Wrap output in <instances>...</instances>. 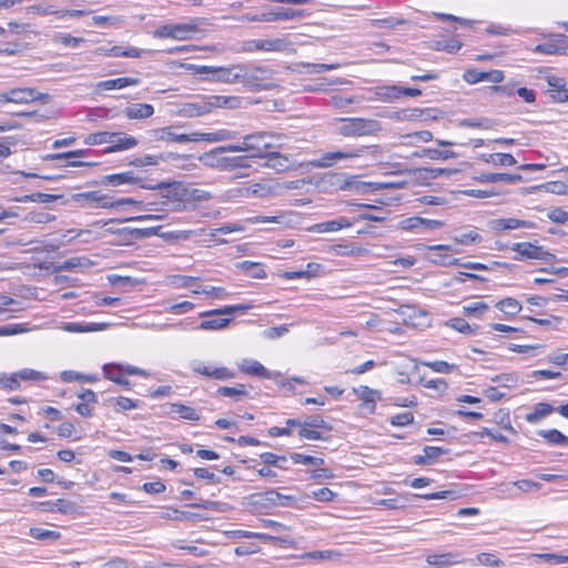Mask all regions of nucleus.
Instances as JSON below:
<instances>
[{
	"instance_id": "nucleus-51",
	"label": "nucleus",
	"mask_w": 568,
	"mask_h": 568,
	"mask_svg": "<svg viewBox=\"0 0 568 568\" xmlns=\"http://www.w3.org/2000/svg\"><path fill=\"white\" fill-rule=\"evenodd\" d=\"M489 308L488 304L484 302H474L463 307V312L466 316L481 317L483 314Z\"/></svg>"
},
{
	"instance_id": "nucleus-25",
	"label": "nucleus",
	"mask_w": 568,
	"mask_h": 568,
	"mask_svg": "<svg viewBox=\"0 0 568 568\" xmlns=\"http://www.w3.org/2000/svg\"><path fill=\"white\" fill-rule=\"evenodd\" d=\"M475 179L480 183L505 182L508 184H515L523 181V176L520 174L509 173H481Z\"/></svg>"
},
{
	"instance_id": "nucleus-33",
	"label": "nucleus",
	"mask_w": 568,
	"mask_h": 568,
	"mask_svg": "<svg viewBox=\"0 0 568 568\" xmlns=\"http://www.w3.org/2000/svg\"><path fill=\"white\" fill-rule=\"evenodd\" d=\"M481 160L495 166H513L517 163L510 153L481 154Z\"/></svg>"
},
{
	"instance_id": "nucleus-29",
	"label": "nucleus",
	"mask_w": 568,
	"mask_h": 568,
	"mask_svg": "<svg viewBox=\"0 0 568 568\" xmlns=\"http://www.w3.org/2000/svg\"><path fill=\"white\" fill-rule=\"evenodd\" d=\"M140 83L139 78L123 77L111 80H104L97 84L98 90H115L123 89L130 85H138Z\"/></svg>"
},
{
	"instance_id": "nucleus-54",
	"label": "nucleus",
	"mask_w": 568,
	"mask_h": 568,
	"mask_svg": "<svg viewBox=\"0 0 568 568\" xmlns=\"http://www.w3.org/2000/svg\"><path fill=\"white\" fill-rule=\"evenodd\" d=\"M516 82H507L505 84L495 83L488 87L490 94H501L505 97H513L515 94Z\"/></svg>"
},
{
	"instance_id": "nucleus-49",
	"label": "nucleus",
	"mask_w": 568,
	"mask_h": 568,
	"mask_svg": "<svg viewBox=\"0 0 568 568\" xmlns=\"http://www.w3.org/2000/svg\"><path fill=\"white\" fill-rule=\"evenodd\" d=\"M412 496L413 497L423 498V499H426V500H432V499H449V500H455L460 495L456 490H442V491H437V493L423 494V495H412Z\"/></svg>"
},
{
	"instance_id": "nucleus-16",
	"label": "nucleus",
	"mask_w": 568,
	"mask_h": 568,
	"mask_svg": "<svg viewBox=\"0 0 568 568\" xmlns=\"http://www.w3.org/2000/svg\"><path fill=\"white\" fill-rule=\"evenodd\" d=\"M104 378L112 381L113 383L124 387L125 389L131 388L130 381L125 377V373L122 369L121 364L109 363L102 366Z\"/></svg>"
},
{
	"instance_id": "nucleus-34",
	"label": "nucleus",
	"mask_w": 568,
	"mask_h": 568,
	"mask_svg": "<svg viewBox=\"0 0 568 568\" xmlns=\"http://www.w3.org/2000/svg\"><path fill=\"white\" fill-rule=\"evenodd\" d=\"M415 156L418 158H428L430 160H448L456 158L457 154L454 151L449 150H438V149H430V148H424L419 151H416L414 153Z\"/></svg>"
},
{
	"instance_id": "nucleus-37",
	"label": "nucleus",
	"mask_w": 568,
	"mask_h": 568,
	"mask_svg": "<svg viewBox=\"0 0 568 568\" xmlns=\"http://www.w3.org/2000/svg\"><path fill=\"white\" fill-rule=\"evenodd\" d=\"M537 435L546 439L550 445L568 446V436L558 429H540L537 432Z\"/></svg>"
},
{
	"instance_id": "nucleus-36",
	"label": "nucleus",
	"mask_w": 568,
	"mask_h": 568,
	"mask_svg": "<svg viewBox=\"0 0 568 568\" xmlns=\"http://www.w3.org/2000/svg\"><path fill=\"white\" fill-rule=\"evenodd\" d=\"M356 393L364 400V404L368 406L369 412L373 413L376 408V402L381 399L379 392L362 385L356 389Z\"/></svg>"
},
{
	"instance_id": "nucleus-4",
	"label": "nucleus",
	"mask_w": 568,
	"mask_h": 568,
	"mask_svg": "<svg viewBox=\"0 0 568 568\" xmlns=\"http://www.w3.org/2000/svg\"><path fill=\"white\" fill-rule=\"evenodd\" d=\"M337 132L343 136L373 135L382 130L381 122L374 119L348 118L339 119Z\"/></svg>"
},
{
	"instance_id": "nucleus-42",
	"label": "nucleus",
	"mask_w": 568,
	"mask_h": 568,
	"mask_svg": "<svg viewBox=\"0 0 568 568\" xmlns=\"http://www.w3.org/2000/svg\"><path fill=\"white\" fill-rule=\"evenodd\" d=\"M496 121L489 118L479 119H463L459 121V126L470 129L490 130L496 125Z\"/></svg>"
},
{
	"instance_id": "nucleus-28",
	"label": "nucleus",
	"mask_w": 568,
	"mask_h": 568,
	"mask_svg": "<svg viewBox=\"0 0 568 568\" xmlns=\"http://www.w3.org/2000/svg\"><path fill=\"white\" fill-rule=\"evenodd\" d=\"M352 225H353V222H351L346 217L342 216L336 220L317 223V224L313 225L311 227V230L315 231L317 233H325V232L339 231L345 227H351Z\"/></svg>"
},
{
	"instance_id": "nucleus-24",
	"label": "nucleus",
	"mask_w": 568,
	"mask_h": 568,
	"mask_svg": "<svg viewBox=\"0 0 568 568\" xmlns=\"http://www.w3.org/2000/svg\"><path fill=\"white\" fill-rule=\"evenodd\" d=\"M242 196L264 199L273 194V187L265 181L250 184L240 189Z\"/></svg>"
},
{
	"instance_id": "nucleus-53",
	"label": "nucleus",
	"mask_w": 568,
	"mask_h": 568,
	"mask_svg": "<svg viewBox=\"0 0 568 568\" xmlns=\"http://www.w3.org/2000/svg\"><path fill=\"white\" fill-rule=\"evenodd\" d=\"M447 326L454 328L455 331L459 332V333H463V334H467V335H471L475 333V328L471 327L464 318L462 317H454V318H450L448 322H447Z\"/></svg>"
},
{
	"instance_id": "nucleus-50",
	"label": "nucleus",
	"mask_w": 568,
	"mask_h": 568,
	"mask_svg": "<svg viewBox=\"0 0 568 568\" xmlns=\"http://www.w3.org/2000/svg\"><path fill=\"white\" fill-rule=\"evenodd\" d=\"M232 318H213L202 321L199 325L200 329L203 331H217L226 327L231 323Z\"/></svg>"
},
{
	"instance_id": "nucleus-44",
	"label": "nucleus",
	"mask_w": 568,
	"mask_h": 568,
	"mask_svg": "<svg viewBox=\"0 0 568 568\" xmlns=\"http://www.w3.org/2000/svg\"><path fill=\"white\" fill-rule=\"evenodd\" d=\"M496 307L507 316H515L521 311L520 303L513 297H506L500 300Z\"/></svg>"
},
{
	"instance_id": "nucleus-11",
	"label": "nucleus",
	"mask_w": 568,
	"mask_h": 568,
	"mask_svg": "<svg viewBox=\"0 0 568 568\" xmlns=\"http://www.w3.org/2000/svg\"><path fill=\"white\" fill-rule=\"evenodd\" d=\"M191 368L195 374L217 381H227L236 376V374L227 367H213L211 365H205L202 362H193Z\"/></svg>"
},
{
	"instance_id": "nucleus-7",
	"label": "nucleus",
	"mask_w": 568,
	"mask_h": 568,
	"mask_svg": "<svg viewBox=\"0 0 568 568\" xmlns=\"http://www.w3.org/2000/svg\"><path fill=\"white\" fill-rule=\"evenodd\" d=\"M145 190H159L161 196L168 202H186L185 185L181 182H160L156 184H141Z\"/></svg>"
},
{
	"instance_id": "nucleus-23",
	"label": "nucleus",
	"mask_w": 568,
	"mask_h": 568,
	"mask_svg": "<svg viewBox=\"0 0 568 568\" xmlns=\"http://www.w3.org/2000/svg\"><path fill=\"white\" fill-rule=\"evenodd\" d=\"M458 557V554L454 552L433 554L426 556V562L428 568H448L459 562Z\"/></svg>"
},
{
	"instance_id": "nucleus-63",
	"label": "nucleus",
	"mask_w": 568,
	"mask_h": 568,
	"mask_svg": "<svg viewBox=\"0 0 568 568\" xmlns=\"http://www.w3.org/2000/svg\"><path fill=\"white\" fill-rule=\"evenodd\" d=\"M55 42H59L65 47H78L83 43L85 40L81 37H73L69 33H59L54 37Z\"/></svg>"
},
{
	"instance_id": "nucleus-5",
	"label": "nucleus",
	"mask_w": 568,
	"mask_h": 568,
	"mask_svg": "<svg viewBox=\"0 0 568 568\" xmlns=\"http://www.w3.org/2000/svg\"><path fill=\"white\" fill-rule=\"evenodd\" d=\"M510 250L516 252V255L514 256L516 261L540 260L545 262H551L556 260L555 254L545 251L542 246L537 244V242L513 243Z\"/></svg>"
},
{
	"instance_id": "nucleus-60",
	"label": "nucleus",
	"mask_w": 568,
	"mask_h": 568,
	"mask_svg": "<svg viewBox=\"0 0 568 568\" xmlns=\"http://www.w3.org/2000/svg\"><path fill=\"white\" fill-rule=\"evenodd\" d=\"M24 220L31 223L47 224L53 222L55 220V215L47 212H31Z\"/></svg>"
},
{
	"instance_id": "nucleus-19",
	"label": "nucleus",
	"mask_w": 568,
	"mask_h": 568,
	"mask_svg": "<svg viewBox=\"0 0 568 568\" xmlns=\"http://www.w3.org/2000/svg\"><path fill=\"white\" fill-rule=\"evenodd\" d=\"M114 138L109 142V146L104 150L105 153H113L118 151L129 150L138 145V140L125 133L112 132Z\"/></svg>"
},
{
	"instance_id": "nucleus-15",
	"label": "nucleus",
	"mask_w": 568,
	"mask_h": 568,
	"mask_svg": "<svg viewBox=\"0 0 568 568\" xmlns=\"http://www.w3.org/2000/svg\"><path fill=\"white\" fill-rule=\"evenodd\" d=\"M262 159H265L263 166L273 169L277 172H284L292 168L293 163L288 156L280 152L268 150Z\"/></svg>"
},
{
	"instance_id": "nucleus-31",
	"label": "nucleus",
	"mask_w": 568,
	"mask_h": 568,
	"mask_svg": "<svg viewBox=\"0 0 568 568\" xmlns=\"http://www.w3.org/2000/svg\"><path fill=\"white\" fill-rule=\"evenodd\" d=\"M183 67L192 71L193 74L200 75L201 80L217 82V69L219 67L214 65H196V64H183Z\"/></svg>"
},
{
	"instance_id": "nucleus-62",
	"label": "nucleus",
	"mask_w": 568,
	"mask_h": 568,
	"mask_svg": "<svg viewBox=\"0 0 568 568\" xmlns=\"http://www.w3.org/2000/svg\"><path fill=\"white\" fill-rule=\"evenodd\" d=\"M423 217L410 216L403 219L398 222V227L404 231H416L422 227Z\"/></svg>"
},
{
	"instance_id": "nucleus-47",
	"label": "nucleus",
	"mask_w": 568,
	"mask_h": 568,
	"mask_svg": "<svg viewBox=\"0 0 568 568\" xmlns=\"http://www.w3.org/2000/svg\"><path fill=\"white\" fill-rule=\"evenodd\" d=\"M61 379L65 383H71V382L94 383L99 378L97 375H87V374L78 373L74 371H63L61 373Z\"/></svg>"
},
{
	"instance_id": "nucleus-18",
	"label": "nucleus",
	"mask_w": 568,
	"mask_h": 568,
	"mask_svg": "<svg viewBox=\"0 0 568 568\" xmlns=\"http://www.w3.org/2000/svg\"><path fill=\"white\" fill-rule=\"evenodd\" d=\"M110 326L109 323H91V322H68L61 328L69 333H91L104 331Z\"/></svg>"
},
{
	"instance_id": "nucleus-22",
	"label": "nucleus",
	"mask_w": 568,
	"mask_h": 568,
	"mask_svg": "<svg viewBox=\"0 0 568 568\" xmlns=\"http://www.w3.org/2000/svg\"><path fill=\"white\" fill-rule=\"evenodd\" d=\"M535 226V223L530 221L519 220L516 217H507V219H496L490 221V227L494 231H507V230H516L520 227L531 229Z\"/></svg>"
},
{
	"instance_id": "nucleus-9",
	"label": "nucleus",
	"mask_w": 568,
	"mask_h": 568,
	"mask_svg": "<svg viewBox=\"0 0 568 568\" xmlns=\"http://www.w3.org/2000/svg\"><path fill=\"white\" fill-rule=\"evenodd\" d=\"M4 100L11 103L27 104L34 101L49 102L51 97L50 94L41 93L33 88H13L6 91Z\"/></svg>"
},
{
	"instance_id": "nucleus-32",
	"label": "nucleus",
	"mask_w": 568,
	"mask_h": 568,
	"mask_svg": "<svg viewBox=\"0 0 568 568\" xmlns=\"http://www.w3.org/2000/svg\"><path fill=\"white\" fill-rule=\"evenodd\" d=\"M216 394L220 396L231 397L235 402H241L248 397V392L244 384H236L234 386H220L216 389Z\"/></svg>"
},
{
	"instance_id": "nucleus-57",
	"label": "nucleus",
	"mask_w": 568,
	"mask_h": 568,
	"mask_svg": "<svg viewBox=\"0 0 568 568\" xmlns=\"http://www.w3.org/2000/svg\"><path fill=\"white\" fill-rule=\"evenodd\" d=\"M261 460L266 465H272L274 467L281 468V469H287L285 465H281V462H286V456H280L274 453H262L260 455Z\"/></svg>"
},
{
	"instance_id": "nucleus-45",
	"label": "nucleus",
	"mask_w": 568,
	"mask_h": 568,
	"mask_svg": "<svg viewBox=\"0 0 568 568\" xmlns=\"http://www.w3.org/2000/svg\"><path fill=\"white\" fill-rule=\"evenodd\" d=\"M29 535L38 540L43 541H55L61 537V534L57 530H49L40 527L30 528Z\"/></svg>"
},
{
	"instance_id": "nucleus-17",
	"label": "nucleus",
	"mask_w": 568,
	"mask_h": 568,
	"mask_svg": "<svg viewBox=\"0 0 568 568\" xmlns=\"http://www.w3.org/2000/svg\"><path fill=\"white\" fill-rule=\"evenodd\" d=\"M285 48L283 39H260L251 40L245 43V51H282Z\"/></svg>"
},
{
	"instance_id": "nucleus-38",
	"label": "nucleus",
	"mask_w": 568,
	"mask_h": 568,
	"mask_svg": "<svg viewBox=\"0 0 568 568\" xmlns=\"http://www.w3.org/2000/svg\"><path fill=\"white\" fill-rule=\"evenodd\" d=\"M375 95L377 100L383 102H393L399 99V87L398 85H381L375 89Z\"/></svg>"
},
{
	"instance_id": "nucleus-1",
	"label": "nucleus",
	"mask_w": 568,
	"mask_h": 568,
	"mask_svg": "<svg viewBox=\"0 0 568 568\" xmlns=\"http://www.w3.org/2000/svg\"><path fill=\"white\" fill-rule=\"evenodd\" d=\"M181 128L180 124H173L164 128H159L150 131V135L155 141H166L176 143L186 142H220L231 140L235 138V132L229 130H220L216 132H192V133H179L178 130Z\"/></svg>"
},
{
	"instance_id": "nucleus-12",
	"label": "nucleus",
	"mask_w": 568,
	"mask_h": 568,
	"mask_svg": "<svg viewBox=\"0 0 568 568\" xmlns=\"http://www.w3.org/2000/svg\"><path fill=\"white\" fill-rule=\"evenodd\" d=\"M550 41L545 43L537 44L532 51L535 53L556 55L564 54L567 51L566 42H568V37L562 33H556L550 36Z\"/></svg>"
},
{
	"instance_id": "nucleus-52",
	"label": "nucleus",
	"mask_w": 568,
	"mask_h": 568,
	"mask_svg": "<svg viewBox=\"0 0 568 568\" xmlns=\"http://www.w3.org/2000/svg\"><path fill=\"white\" fill-rule=\"evenodd\" d=\"M422 365L432 368L434 372L448 374L458 368L455 364H449L445 361H434V362H422Z\"/></svg>"
},
{
	"instance_id": "nucleus-13",
	"label": "nucleus",
	"mask_w": 568,
	"mask_h": 568,
	"mask_svg": "<svg viewBox=\"0 0 568 568\" xmlns=\"http://www.w3.org/2000/svg\"><path fill=\"white\" fill-rule=\"evenodd\" d=\"M463 79L469 84L481 81L501 83L505 79V74L501 70L477 71L476 69H468L464 72Z\"/></svg>"
},
{
	"instance_id": "nucleus-59",
	"label": "nucleus",
	"mask_w": 568,
	"mask_h": 568,
	"mask_svg": "<svg viewBox=\"0 0 568 568\" xmlns=\"http://www.w3.org/2000/svg\"><path fill=\"white\" fill-rule=\"evenodd\" d=\"M186 202L187 201H209L211 200V193L201 189H193L185 186Z\"/></svg>"
},
{
	"instance_id": "nucleus-3",
	"label": "nucleus",
	"mask_w": 568,
	"mask_h": 568,
	"mask_svg": "<svg viewBox=\"0 0 568 568\" xmlns=\"http://www.w3.org/2000/svg\"><path fill=\"white\" fill-rule=\"evenodd\" d=\"M236 98H227L222 95H210L200 101L184 103L179 114L186 118H196L209 114L215 108H232Z\"/></svg>"
},
{
	"instance_id": "nucleus-21",
	"label": "nucleus",
	"mask_w": 568,
	"mask_h": 568,
	"mask_svg": "<svg viewBox=\"0 0 568 568\" xmlns=\"http://www.w3.org/2000/svg\"><path fill=\"white\" fill-rule=\"evenodd\" d=\"M355 185L356 189L363 187V189H369V191H378L384 189H400L405 185L404 181H392V182H353V181H346L344 185H342V189H351Z\"/></svg>"
},
{
	"instance_id": "nucleus-48",
	"label": "nucleus",
	"mask_w": 568,
	"mask_h": 568,
	"mask_svg": "<svg viewBox=\"0 0 568 568\" xmlns=\"http://www.w3.org/2000/svg\"><path fill=\"white\" fill-rule=\"evenodd\" d=\"M113 138H114V135L112 134V132H108V131L95 132V133L89 134L84 139V143L88 145H98V144H104V143L109 144V142H112Z\"/></svg>"
},
{
	"instance_id": "nucleus-46",
	"label": "nucleus",
	"mask_w": 568,
	"mask_h": 568,
	"mask_svg": "<svg viewBox=\"0 0 568 568\" xmlns=\"http://www.w3.org/2000/svg\"><path fill=\"white\" fill-rule=\"evenodd\" d=\"M409 498L408 496L398 495L395 498L389 499H379L375 501L377 506H384L388 509H404L408 506Z\"/></svg>"
},
{
	"instance_id": "nucleus-39",
	"label": "nucleus",
	"mask_w": 568,
	"mask_h": 568,
	"mask_svg": "<svg viewBox=\"0 0 568 568\" xmlns=\"http://www.w3.org/2000/svg\"><path fill=\"white\" fill-rule=\"evenodd\" d=\"M62 195L58 194H47L41 192H36L31 194H26L19 197H14L13 201L16 202H36V203H50L58 199H60Z\"/></svg>"
},
{
	"instance_id": "nucleus-26",
	"label": "nucleus",
	"mask_w": 568,
	"mask_h": 568,
	"mask_svg": "<svg viewBox=\"0 0 568 568\" xmlns=\"http://www.w3.org/2000/svg\"><path fill=\"white\" fill-rule=\"evenodd\" d=\"M154 108L149 103H132L124 109V114L131 120H141L152 116Z\"/></svg>"
},
{
	"instance_id": "nucleus-8",
	"label": "nucleus",
	"mask_w": 568,
	"mask_h": 568,
	"mask_svg": "<svg viewBox=\"0 0 568 568\" xmlns=\"http://www.w3.org/2000/svg\"><path fill=\"white\" fill-rule=\"evenodd\" d=\"M250 499L253 505L260 507H290L295 501L293 496L282 495L275 489H270L265 493L253 494L250 496Z\"/></svg>"
},
{
	"instance_id": "nucleus-58",
	"label": "nucleus",
	"mask_w": 568,
	"mask_h": 568,
	"mask_svg": "<svg viewBox=\"0 0 568 568\" xmlns=\"http://www.w3.org/2000/svg\"><path fill=\"white\" fill-rule=\"evenodd\" d=\"M194 294H205L216 298H225L229 293L223 287L204 285L193 291Z\"/></svg>"
},
{
	"instance_id": "nucleus-41",
	"label": "nucleus",
	"mask_w": 568,
	"mask_h": 568,
	"mask_svg": "<svg viewBox=\"0 0 568 568\" xmlns=\"http://www.w3.org/2000/svg\"><path fill=\"white\" fill-rule=\"evenodd\" d=\"M170 413L179 414L181 418L186 419V420L196 422L200 419V415L193 407L186 406L181 403L171 404Z\"/></svg>"
},
{
	"instance_id": "nucleus-55",
	"label": "nucleus",
	"mask_w": 568,
	"mask_h": 568,
	"mask_svg": "<svg viewBox=\"0 0 568 568\" xmlns=\"http://www.w3.org/2000/svg\"><path fill=\"white\" fill-rule=\"evenodd\" d=\"M110 400H114V410L116 413H121V412H124V410H130V409H134V408H138L139 407V402L138 400H134V399H131L129 397H123V396H120L115 399H110Z\"/></svg>"
},
{
	"instance_id": "nucleus-20",
	"label": "nucleus",
	"mask_w": 568,
	"mask_h": 568,
	"mask_svg": "<svg viewBox=\"0 0 568 568\" xmlns=\"http://www.w3.org/2000/svg\"><path fill=\"white\" fill-rule=\"evenodd\" d=\"M244 69L242 68V63L237 64H231L229 67H219L217 69V82L221 83H236L242 82V71Z\"/></svg>"
},
{
	"instance_id": "nucleus-6",
	"label": "nucleus",
	"mask_w": 568,
	"mask_h": 568,
	"mask_svg": "<svg viewBox=\"0 0 568 568\" xmlns=\"http://www.w3.org/2000/svg\"><path fill=\"white\" fill-rule=\"evenodd\" d=\"M272 135L267 132H256L243 138L245 152H248L251 159H262L263 155L273 148L268 141Z\"/></svg>"
},
{
	"instance_id": "nucleus-14",
	"label": "nucleus",
	"mask_w": 568,
	"mask_h": 568,
	"mask_svg": "<svg viewBox=\"0 0 568 568\" xmlns=\"http://www.w3.org/2000/svg\"><path fill=\"white\" fill-rule=\"evenodd\" d=\"M98 183L110 186H120L123 184H139L141 186V184H143L142 179L135 175L133 171L104 175Z\"/></svg>"
},
{
	"instance_id": "nucleus-43",
	"label": "nucleus",
	"mask_w": 568,
	"mask_h": 568,
	"mask_svg": "<svg viewBox=\"0 0 568 568\" xmlns=\"http://www.w3.org/2000/svg\"><path fill=\"white\" fill-rule=\"evenodd\" d=\"M434 112H436V109H433V108H426V109L409 108V109H404L400 112H397L396 119L412 121V120H417V119L423 118L424 114H429V113H434Z\"/></svg>"
},
{
	"instance_id": "nucleus-35",
	"label": "nucleus",
	"mask_w": 568,
	"mask_h": 568,
	"mask_svg": "<svg viewBox=\"0 0 568 568\" xmlns=\"http://www.w3.org/2000/svg\"><path fill=\"white\" fill-rule=\"evenodd\" d=\"M555 412V407L549 403H538L535 405L534 412L526 415V420L530 424H537L544 417Z\"/></svg>"
},
{
	"instance_id": "nucleus-40",
	"label": "nucleus",
	"mask_w": 568,
	"mask_h": 568,
	"mask_svg": "<svg viewBox=\"0 0 568 568\" xmlns=\"http://www.w3.org/2000/svg\"><path fill=\"white\" fill-rule=\"evenodd\" d=\"M237 267L244 271L252 278H264L266 276L263 265L257 262L243 261L237 263Z\"/></svg>"
},
{
	"instance_id": "nucleus-2",
	"label": "nucleus",
	"mask_w": 568,
	"mask_h": 568,
	"mask_svg": "<svg viewBox=\"0 0 568 568\" xmlns=\"http://www.w3.org/2000/svg\"><path fill=\"white\" fill-rule=\"evenodd\" d=\"M242 83L245 87L255 90H271L275 87L273 83L275 71L268 65H256L252 63H242Z\"/></svg>"
},
{
	"instance_id": "nucleus-64",
	"label": "nucleus",
	"mask_w": 568,
	"mask_h": 568,
	"mask_svg": "<svg viewBox=\"0 0 568 568\" xmlns=\"http://www.w3.org/2000/svg\"><path fill=\"white\" fill-rule=\"evenodd\" d=\"M547 217L558 224H565L568 221V212L561 207H554L548 211Z\"/></svg>"
},
{
	"instance_id": "nucleus-27",
	"label": "nucleus",
	"mask_w": 568,
	"mask_h": 568,
	"mask_svg": "<svg viewBox=\"0 0 568 568\" xmlns=\"http://www.w3.org/2000/svg\"><path fill=\"white\" fill-rule=\"evenodd\" d=\"M460 171L458 169H444V168H418L415 173L418 179L423 180H434L438 176L450 178L455 174H458Z\"/></svg>"
},
{
	"instance_id": "nucleus-10",
	"label": "nucleus",
	"mask_w": 568,
	"mask_h": 568,
	"mask_svg": "<svg viewBox=\"0 0 568 568\" xmlns=\"http://www.w3.org/2000/svg\"><path fill=\"white\" fill-rule=\"evenodd\" d=\"M366 150H367V146H362V148L349 149V150H345V151L326 152V153L322 154L320 159L313 160L311 162V164L314 168H321V169L329 168L336 161L358 158Z\"/></svg>"
},
{
	"instance_id": "nucleus-56",
	"label": "nucleus",
	"mask_w": 568,
	"mask_h": 568,
	"mask_svg": "<svg viewBox=\"0 0 568 568\" xmlns=\"http://www.w3.org/2000/svg\"><path fill=\"white\" fill-rule=\"evenodd\" d=\"M196 30V24L194 23H178L173 24V39L184 40L189 37L190 33Z\"/></svg>"
},
{
	"instance_id": "nucleus-61",
	"label": "nucleus",
	"mask_w": 568,
	"mask_h": 568,
	"mask_svg": "<svg viewBox=\"0 0 568 568\" xmlns=\"http://www.w3.org/2000/svg\"><path fill=\"white\" fill-rule=\"evenodd\" d=\"M477 561L479 565L488 567H501L504 561L497 558L494 554L480 552L477 555Z\"/></svg>"
},
{
	"instance_id": "nucleus-30",
	"label": "nucleus",
	"mask_w": 568,
	"mask_h": 568,
	"mask_svg": "<svg viewBox=\"0 0 568 568\" xmlns=\"http://www.w3.org/2000/svg\"><path fill=\"white\" fill-rule=\"evenodd\" d=\"M240 369L251 376H257L263 378H273V374L265 368L260 362L253 359H245L240 365Z\"/></svg>"
}]
</instances>
